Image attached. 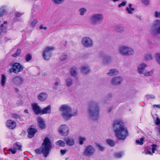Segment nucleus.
Masks as SVG:
<instances>
[{
    "label": "nucleus",
    "mask_w": 160,
    "mask_h": 160,
    "mask_svg": "<svg viewBox=\"0 0 160 160\" xmlns=\"http://www.w3.org/2000/svg\"><path fill=\"white\" fill-rule=\"evenodd\" d=\"M56 144L61 147H64L65 145V142L62 140H59L56 142Z\"/></svg>",
    "instance_id": "35"
},
{
    "label": "nucleus",
    "mask_w": 160,
    "mask_h": 160,
    "mask_svg": "<svg viewBox=\"0 0 160 160\" xmlns=\"http://www.w3.org/2000/svg\"><path fill=\"white\" fill-rule=\"evenodd\" d=\"M21 53V50L19 49H18L16 52L12 55V56L13 57H16L19 55Z\"/></svg>",
    "instance_id": "40"
},
{
    "label": "nucleus",
    "mask_w": 160,
    "mask_h": 160,
    "mask_svg": "<svg viewBox=\"0 0 160 160\" xmlns=\"http://www.w3.org/2000/svg\"><path fill=\"white\" fill-rule=\"evenodd\" d=\"M160 21L157 20H156L153 25L154 27L155 28L153 30V32L156 34H160Z\"/></svg>",
    "instance_id": "15"
},
{
    "label": "nucleus",
    "mask_w": 160,
    "mask_h": 160,
    "mask_svg": "<svg viewBox=\"0 0 160 160\" xmlns=\"http://www.w3.org/2000/svg\"><path fill=\"white\" fill-rule=\"evenodd\" d=\"M50 111V106L49 105L45 108L41 110V114H47Z\"/></svg>",
    "instance_id": "30"
},
{
    "label": "nucleus",
    "mask_w": 160,
    "mask_h": 160,
    "mask_svg": "<svg viewBox=\"0 0 160 160\" xmlns=\"http://www.w3.org/2000/svg\"><path fill=\"white\" fill-rule=\"evenodd\" d=\"M107 143L111 147L114 146L115 145V143L114 141L111 139H108L107 141Z\"/></svg>",
    "instance_id": "38"
},
{
    "label": "nucleus",
    "mask_w": 160,
    "mask_h": 160,
    "mask_svg": "<svg viewBox=\"0 0 160 160\" xmlns=\"http://www.w3.org/2000/svg\"><path fill=\"white\" fill-rule=\"evenodd\" d=\"M58 131L61 135L65 136H68L69 133V129L66 125L60 126L58 129Z\"/></svg>",
    "instance_id": "9"
},
{
    "label": "nucleus",
    "mask_w": 160,
    "mask_h": 160,
    "mask_svg": "<svg viewBox=\"0 0 160 160\" xmlns=\"http://www.w3.org/2000/svg\"><path fill=\"white\" fill-rule=\"evenodd\" d=\"M42 57L44 59L48 60L50 58V48L48 47L44 49L42 53Z\"/></svg>",
    "instance_id": "14"
},
{
    "label": "nucleus",
    "mask_w": 160,
    "mask_h": 160,
    "mask_svg": "<svg viewBox=\"0 0 160 160\" xmlns=\"http://www.w3.org/2000/svg\"><path fill=\"white\" fill-rule=\"evenodd\" d=\"M155 57L157 62L160 65V53H156Z\"/></svg>",
    "instance_id": "39"
},
{
    "label": "nucleus",
    "mask_w": 160,
    "mask_h": 160,
    "mask_svg": "<svg viewBox=\"0 0 160 160\" xmlns=\"http://www.w3.org/2000/svg\"><path fill=\"white\" fill-rule=\"evenodd\" d=\"M123 153L122 152L116 153L115 154V156L117 158H120L122 157Z\"/></svg>",
    "instance_id": "46"
},
{
    "label": "nucleus",
    "mask_w": 160,
    "mask_h": 160,
    "mask_svg": "<svg viewBox=\"0 0 160 160\" xmlns=\"http://www.w3.org/2000/svg\"><path fill=\"white\" fill-rule=\"evenodd\" d=\"M13 117L16 118H19V116L18 115L16 114H14L13 115Z\"/></svg>",
    "instance_id": "58"
},
{
    "label": "nucleus",
    "mask_w": 160,
    "mask_h": 160,
    "mask_svg": "<svg viewBox=\"0 0 160 160\" xmlns=\"http://www.w3.org/2000/svg\"><path fill=\"white\" fill-rule=\"evenodd\" d=\"M81 72L84 74H87L90 72V69L89 66H88L84 65L81 67Z\"/></svg>",
    "instance_id": "24"
},
{
    "label": "nucleus",
    "mask_w": 160,
    "mask_h": 160,
    "mask_svg": "<svg viewBox=\"0 0 160 160\" xmlns=\"http://www.w3.org/2000/svg\"><path fill=\"white\" fill-rule=\"evenodd\" d=\"M32 58V56L31 54H27L25 57V60L28 62L29 60H31Z\"/></svg>",
    "instance_id": "43"
},
{
    "label": "nucleus",
    "mask_w": 160,
    "mask_h": 160,
    "mask_svg": "<svg viewBox=\"0 0 160 160\" xmlns=\"http://www.w3.org/2000/svg\"><path fill=\"white\" fill-rule=\"evenodd\" d=\"M70 74L71 76L74 78L76 77L78 74V70L77 67H72L70 70Z\"/></svg>",
    "instance_id": "21"
},
{
    "label": "nucleus",
    "mask_w": 160,
    "mask_h": 160,
    "mask_svg": "<svg viewBox=\"0 0 160 160\" xmlns=\"http://www.w3.org/2000/svg\"><path fill=\"white\" fill-rule=\"evenodd\" d=\"M65 84L68 87H70L73 84V80L71 77H69L65 78Z\"/></svg>",
    "instance_id": "26"
},
{
    "label": "nucleus",
    "mask_w": 160,
    "mask_h": 160,
    "mask_svg": "<svg viewBox=\"0 0 160 160\" xmlns=\"http://www.w3.org/2000/svg\"><path fill=\"white\" fill-rule=\"evenodd\" d=\"M38 120L39 127L41 129H45L47 126L44 120L41 118H38Z\"/></svg>",
    "instance_id": "22"
},
{
    "label": "nucleus",
    "mask_w": 160,
    "mask_h": 160,
    "mask_svg": "<svg viewBox=\"0 0 160 160\" xmlns=\"http://www.w3.org/2000/svg\"><path fill=\"white\" fill-rule=\"evenodd\" d=\"M95 152L94 148L92 145L87 146L85 148L83 153V155L86 157H90L93 155Z\"/></svg>",
    "instance_id": "8"
},
{
    "label": "nucleus",
    "mask_w": 160,
    "mask_h": 160,
    "mask_svg": "<svg viewBox=\"0 0 160 160\" xmlns=\"http://www.w3.org/2000/svg\"><path fill=\"white\" fill-rule=\"evenodd\" d=\"M22 15V14L21 13L19 12H17L15 14V15L17 17H21Z\"/></svg>",
    "instance_id": "56"
},
{
    "label": "nucleus",
    "mask_w": 160,
    "mask_h": 160,
    "mask_svg": "<svg viewBox=\"0 0 160 160\" xmlns=\"http://www.w3.org/2000/svg\"><path fill=\"white\" fill-rule=\"evenodd\" d=\"M38 22V21L36 19H33L31 20L30 22V26L32 28L34 27Z\"/></svg>",
    "instance_id": "34"
},
{
    "label": "nucleus",
    "mask_w": 160,
    "mask_h": 160,
    "mask_svg": "<svg viewBox=\"0 0 160 160\" xmlns=\"http://www.w3.org/2000/svg\"><path fill=\"white\" fill-rule=\"evenodd\" d=\"M118 51L121 55L124 56H131L135 53L134 50L132 48L125 45L120 46Z\"/></svg>",
    "instance_id": "6"
},
{
    "label": "nucleus",
    "mask_w": 160,
    "mask_h": 160,
    "mask_svg": "<svg viewBox=\"0 0 160 160\" xmlns=\"http://www.w3.org/2000/svg\"><path fill=\"white\" fill-rule=\"evenodd\" d=\"M113 128L115 136L119 140H124L128 136L127 128L122 120H117L114 121Z\"/></svg>",
    "instance_id": "1"
},
{
    "label": "nucleus",
    "mask_w": 160,
    "mask_h": 160,
    "mask_svg": "<svg viewBox=\"0 0 160 160\" xmlns=\"http://www.w3.org/2000/svg\"><path fill=\"white\" fill-rule=\"evenodd\" d=\"M79 15L81 16H83L87 12V9L84 8H81L78 10Z\"/></svg>",
    "instance_id": "29"
},
{
    "label": "nucleus",
    "mask_w": 160,
    "mask_h": 160,
    "mask_svg": "<svg viewBox=\"0 0 160 160\" xmlns=\"http://www.w3.org/2000/svg\"><path fill=\"white\" fill-rule=\"evenodd\" d=\"M6 126L10 129H12L16 127V123L15 122L12 120H8L7 122Z\"/></svg>",
    "instance_id": "19"
},
{
    "label": "nucleus",
    "mask_w": 160,
    "mask_h": 160,
    "mask_svg": "<svg viewBox=\"0 0 160 160\" xmlns=\"http://www.w3.org/2000/svg\"><path fill=\"white\" fill-rule=\"evenodd\" d=\"M5 12L4 7H2L0 9V17H2Z\"/></svg>",
    "instance_id": "44"
},
{
    "label": "nucleus",
    "mask_w": 160,
    "mask_h": 160,
    "mask_svg": "<svg viewBox=\"0 0 160 160\" xmlns=\"http://www.w3.org/2000/svg\"><path fill=\"white\" fill-rule=\"evenodd\" d=\"M123 81L122 77L116 76L112 77L110 81V84L113 86H118L120 85Z\"/></svg>",
    "instance_id": "10"
},
{
    "label": "nucleus",
    "mask_w": 160,
    "mask_h": 160,
    "mask_svg": "<svg viewBox=\"0 0 160 160\" xmlns=\"http://www.w3.org/2000/svg\"><path fill=\"white\" fill-rule=\"evenodd\" d=\"M132 4H129L128 7H127L126 8V10L128 12V13L129 14H132V12L134 10V8H132Z\"/></svg>",
    "instance_id": "32"
},
{
    "label": "nucleus",
    "mask_w": 160,
    "mask_h": 160,
    "mask_svg": "<svg viewBox=\"0 0 160 160\" xmlns=\"http://www.w3.org/2000/svg\"><path fill=\"white\" fill-rule=\"evenodd\" d=\"M144 140V139L143 138H141L140 139V140H137L136 141V142L137 144H139L142 145L143 144V142Z\"/></svg>",
    "instance_id": "47"
},
{
    "label": "nucleus",
    "mask_w": 160,
    "mask_h": 160,
    "mask_svg": "<svg viewBox=\"0 0 160 160\" xmlns=\"http://www.w3.org/2000/svg\"><path fill=\"white\" fill-rule=\"evenodd\" d=\"M22 146L18 143H15L13 145L12 148H11L9 149V151L11 152L12 154H15L17 150H20Z\"/></svg>",
    "instance_id": "18"
},
{
    "label": "nucleus",
    "mask_w": 160,
    "mask_h": 160,
    "mask_svg": "<svg viewBox=\"0 0 160 160\" xmlns=\"http://www.w3.org/2000/svg\"><path fill=\"white\" fill-rule=\"evenodd\" d=\"M152 152L153 153H154L155 151L157 149L156 147H157V145L156 144H153L152 145Z\"/></svg>",
    "instance_id": "49"
},
{
    "label": "nucleus",
    "mask_w": 160,
    "mask_h": 160,
    "mask_svg": "<svg viewBox=\"0 0 160 160\" xmlns=\"http://www.w3.org/2000/svg\"><path fill=\"white\" fill-rule=\"evenodd\" d=\"M17 104L19 105H22L23 104V102L22 101L20 100V101H18Z\"/></svg>",
    "instance_id": "61"
},
{
    "label": "nucleus",
    "mask_w": 160,
    "mask_h": 160,
    "mask_svg": "<svg viewBox=\"0 0 160 160\" xmlns=\"http://www.w3.org/2000/svg\"><path fill=\"white\" fill-rule=\"evenodd\" d=\"M119 73L118 71L116 69H111L107 73V74L109 76H116Z\"/></svg>",
    "instance_id": "27"
},
{
    "label": "nucleus",
    "mask_w": 160,
    "mask_h": 160,
    "mask_svg": "<svg viewBox=\"0 0 160 160\" xmlns=\"http://www.w3.org/2000/svg\"><path fill=\"white\" fill-rule=\"evenodd\" d=\"M86 139V138L85 137L80 136L79 138V143L81 145H82Z\"/></svg>",
    "instance_id": "37"
},
{
    "label": "nucleus",
    "mask_w": 160,
    "mask_h": 160,
    "mask_svg": "<svg viewBox=\"0 0 160 160\" xmlns=\"http://www.w3.org/2000/svg\"><path fill=\"white\" fill-rule=\"evenodd\" d=\"M64 140L66 144L69 146H72L75 144L74 139L72 137H66L64 138Z\"/></svg>",
    "instance_id": "17"
},
{
    "label": "nucleus",
    "mask_w": 160,
    "mask_h": 160,
    "mask_svg": "<svg viewBox=\"0 0 160 160\" xmlns=\"http://www.w3.org/2000/svg\"><path fill=\"white\" fill-rule=\"evenodd\" d=\"M87 113L92 119L97 120L99 118L100 108L98 103L94 101H90L88 105Z\"/></svg>",
    "instance_id": "3"
},
{
    "label": "nucleus",
    "mask_w": 160,
    "mask_h": 160,
    "mask_svg": "<svg viewBox=\"0 0 160 160\" xmlns=\"http://www.w3.org/2000/svg\"><path fill=\"white\" fill-rule=\"evenodd\" d=\"M61 117L64 119L68 120L72 117L77 116L78 110L72 109V107L67 104L61 105L59 108Z\"/></svg>",
    "instance_id": "2"
},
{
    "label": "nucleus",
    "mask_w": 160,
    "mask_h": 160,
    "mask_svg": "<svg viewBox=\"0 0 160 160\" xmlns=\"http://www.w3.org/2000/svg\"><path fill=\"white\" fill-rule=\"evenodd\" d=\"M68 58L67 54H62L60 55L59 58L60 61H63L66 60Z\"/></svg>",
    "instance_id": "36"
},
{
    "label": "nucleus",
    "mask_w": 160,
    "mask_h": 160,
    "mask_svg": "<svg viewBox=\"0 0 160 160\" xmlns=\"http://www.w3.org/2000/svg\"><path fill=\"white\" fill-rule=\"evenodd\" d=\"M28 137L32 138L34 136L35 134L37 132V130L32 127L30 128L28 130Z\"/></svg>",
    "instance_id": "23"
},
{
    "label": "nucleus",
    "mask_w": 160,
    "mask_h": 160,
    "mask_svg": "<svg viewBox=\"0 0 160 160\" xmlns=\"http://www.w3.org/2000/svg\"><path fill=\"white\" fill-rule=\"evenodd\" d=\"M66 151L64 150H61L60 152L61 154L62 155L64 154L66 152Z\"/></svg>",
    "instance_id": "57"
},
{
    "label": "nucleus",
    "mask_w": 160,
    "mask_h": 160,
    "mask_svg": "<svg viewBox=\"0 0 160 160\" xmlns=\"http://www.w3.org/2000/svg\"><path fill=\"white\" fill-rule=\"evenodd\" d=\"M23 69L22 65L19 63H14L12 66V68L9 70L10 72H13L16 74H18L22 71Z\"/></svg>",
    "instance_id": "12"
},
{
    "label": "nucleus",
    "mask_w": 160,
    "mask_h": 160,
    "mask_svg": "<svg viewBox=\"0 0 160 160\" xmlns=\"http://www.w3.org/2000/svg\"><path fill=\"white\" fill-rule=\"evenodd\" d=\"M155 16L156 18L159 17L160 18V11L159 12H158V11H156L155 13Z\"/></svg>",
    "instance_id": "54"
},
{
    "label": "nucleus",
    "mask_w": 160,
    "mask_h": 160,
    "mask_svg": "<svg viewBox=\"0 0 160 160\" xmlns=\"http://www.w3.org/2000/svg\"><path fill=\"white\" fill-rule=\"evenodd\" d=\"M55 49V48L54 47H53V46L51 47V51H52V50H54Z\"/></svg>",
    "instance_id": "62"
},
{
    "label": "nucleus",
    "mask_w": 160,
    "mask_h": 160,
    "mask_svg": "<svg viewBox=\"0 0 160 160\" xmlns=\"http://www.w3.org/2000/svg\"><path fill=\"white\" fill-rule=\"evenodd\" d=\"M99 57L102 59L103 63L105 65H108L113 62L112 57L106 54L103 52H100L98 54Z\"/></svg>",
    "instance_id": "7"
},
{
    "label": "nucleus",
    "mask_w": 160,
    "mask_h": 160,
    "mask_svg": "<svg viewBox=\"0 0 160 160\" xmlns=\"http://www.w3.org/2000/svg\"><path fill=\"white\" fill-rule=\"evenodd\" d=\"M33 109L36 114H41V110L37 103H34L32 105Z\"/></svg>",
    "instance_id": "25"
},
{
    "label": "nucleus",
    "mask_w": 160,
    "mask_h": 160,
    "mask_svg": "<svg viewBox=\"0 0 160 160\" xmlns=\"http://www.w3.org/2000/svg\"><path fill=\"white\" fill-rule=\"evenodd\" d=\"M7 81V77L5 75L2 74L1 78V83L2 86L5 85Z\"/></svg>",
    "instance_id": "28"
},
{
    "label": "nucleus",
    "mask_w": 160,
    "mask_h": 160,
    "mask_svg": "<svg viewBox=\"0 0 160 160\" xmlns=\"http://www.w3.org/2000/svg\"><path fill=\"white\" fill-rule=\"evenodd\" d=\"M108 96L110 98H112V93H109L108 94Z\"/></svg>",
    "instance_id": "64"
},
{
    "label": "nucleus",
    "mask_w": 160,
    "mask_h": 160,
    "mask_svg": "<svg viewBox=\"0 0 160 160\" xmlns=\"http://www.w3.org/2000/svg\"><path fill=\"white\" fill-rule=\"evenodd\" d=\"M127 3V1H123L121 3L119 4L118 5V6L119 8H120L122 6H124L126 5V4Z\"/></svg>",
    "instance_id": "51"
},
{
    "label": "nucleus",
    "mask_w": 160,
    "mask_h": 160,
    "mask_svg": "<svg viewBox=\"0 0 160 160\" xmlns=\"http://www.w3.org/2000/svg\"><path fill=\"white\" fill-rule=\"evenodd\" d=\"M154 71L153 70H152L150 71H145L143 74L145 76L148 77L152 75L154 73Z\"/></svg>",
    "instance_id": "33"
},
{
    "label": "nucleus",
    "mask_w": 160,
    "mask_h": 160,
    "mask_svg": "<svg viewBox=\"0 0 160 160\" xmlns=\"http://www.w3.org/2000/svg\"><path fill=\"white\" fill-rule=\"evenodd\" d=\"M82 43L85 48H89L93 46L92 40L89 37H84L82 40Z\"/></svg>",
    "instance_id": "11"
},
{
    "label": "nucleus",
    "mask_w": 160,
    "mask_h": 160,
    "mask_svg": "<svg viewBox=\"0 0 160 160\" xmlns=\"http://www.w3.org/2000/svg\"><path fill=\"white\" fill-rule=\"evenodd\" d=\"M97 146L98 148L101 151H103L105 149L104 147L100 143H98L97 144Z\"/></svg>",
    "instance_id": "42"
},
{
    "label": "nucleus",
    "mask_w": 160,
    "mask_h": 160,
    "mask_svg": "<svg viewBox=\"0 0 160 160\" xmlns=\"http://www.w3.org/2000/svg\"><path fill=\"white\" fill-rule=\"evenodd\" d=\"M50 150V141L49 139L46 138L44 140L42 146L36 149L35 152L38 154H42L44 156L47 157L49 154Z\"/></svg>",
    "instance_id": "4"
},
{
    "label": "nucleus",
    "mask_w": 160,
    "mask_h": 160,
    "mask_svg": "<svg viewBox=\"0 0 160 160\" xmlns=\"http://www.w3.org/2000/svg\"><path fill=\"white\" fill-rule=\"evenodd\" d=\"M48 97V94L45 92L40 93L38 96V99L41 102H44L46 100Z\"/></svg>",
    "instance_id": "20"
},
{
    "label": "nucleus",
    "mask_w": 160,
    "mask_h": 160,
    "mask_svg": "<svg viewBox=\"0 0 160 160\" xmlns=\"http://www.w3.org/2000/svg\"><path fill=\"white\" fill-rule=\"evenodd\" d=\"M0 27H1V29L2 30H4V29H5V28H6V26H4L3 24H2L1 25Z\"/></svg>",
    "instance_id": "59"
},
{
    "label": "nucleus",
    "mask_w": 160,
    "mask_h": 160,
    "mask_svg": "<svg viewBox=\"0 0 160 160\" xmlns=\"http://www.w3.org/2000/svg\"><path fill=\"white\" fill-rule=\"evenodd\" d=\"M155 123L157 125H159V127L158 128V130L159 133L160 134V119L158 118H157L156 121Z\"/></svg>",
    "instance_id": "45"
},
{
    "label": "nucleus",
    "mask_w": 160,
    "mask_h": 160,
    "mask_svg": "<svg viewBox=\"0 0 160 160\" xmlns=\"http://www.w3.org/2000/svg\"><path fill=\"white\" fill-rule=\"evenodd\" d=\"M148 66L145 63L140 64L138 67V72L140 74H143L145 72V70Z\"/></svg>",
    "instance_id": "16"
},
{
    "label": "nucleus",
    "mask_w": 160,
    "mask_h": 160,
    "mask_svg": "<svg viewBox=\"0 0 160 160\" xmlns=\"http://www.w3.org/2000/svg\"><path fill=\"white\" fill-rule=\"evenodd\" d=\"M146 154H151V155L152 154L151 153V152L150 151H147V152Z\"/></svg>",
    "instance_id": "63"
},
{
    "label": "nucleus",
    "mask_w": 160,
    "mask_h": 160,
    "mask_svg": "<svg viewBox=\"0 0 160 160\" xmlns=\"http://www.w3.org/2000/svg\"><path fill=\"white\" fill-rule=\"evenodd\" d=\"M24 80L22 77L17 76L13 77L12 79V82L15 84L17 86L22 85L24 82Z\"/></svg>",
    "instance_id": "13"
},
{
    "label": "nucleus",
    "mask_w": 160,
    "mask_h": 160,
    "mask_svg": "<svg viewBox=\"0 0 160 160\" xmlns=\"http://www.w3.org/2000/svg\"><path fill=\"white\" fill-rule=\"evenodd\" d=\"M124 30V28L122 26L119 25L117 26L115 29V30L116 32L120 33L122 32Z\"/></svg>",
    "instance_id": "31"
},
{
    "label": "nucleus",
    "mask_w": 160,
    "mask_h": 160,
    "mask_svg": "<svg viewBox=\"0 0 160 160\" xmlns=\"http://www.w3.org/2000/svg\"><path fill=\"white\" fill-rule=\"evenodd\" d=\"M47 27L44 26L43 25H41L39 27V29H44V30H46L47 29Z\"/></svg>",
    "instance_id": "55"
},
{
    "label": "nucleus",
    "mask_w": 160,
    "mask_h": 160,
    "mask_svg": "<svg viewBox=\"0 0 160 160\" xmlns=\"http://www.w3.org/2000/svg\"><path fill=\"white\" fill-rule=\"evenodd\" d=\"M142 2L145 5H147L149 4V1L148 0H141Z\"/></svg>",
    "instance_id": "53"
},
{
    "label": "nucleus",
    "mask_w": 160,
    "mask_h": 160,
    "mask_svg": "<svg viewBox=\"0 0 160 160\" xmlns=\"http://www.w3.org/2000/svg\"><path fill=\"white\" fill-rule=\"evenodd\" d=\"M146 97L148 99H150V98L154 99L155 98V97L154 95L152 94H149L147 95L146 96Z\"/></svg>",
    "instance_id": "50"
},
{
    "label": "nucleus",
    "mask_w": 160,
    "mask_h": 160,
    "mask_svg": "<svg viewBox=\"0 0 160 160\" xmlns=\"http://www.w3.org/2000/svg\"><path fill=\"white\" fill-rule=\"evenodd\" d=\"M153 107L155 108L156 107L157 108H158L160 109V104L159 105H153Z\"/></svg>",
    "instance_id": "60"
},
{
    "label": "nucleus",
    "mask_w": 160,
    "mask_h": 160,
    "mask_svg": "<svg viewBox=\"0 0 160 160\" xmlns=\"http://www.w3.org/2000/svg\"><path fill=\"white\" fill-rule=\"evenodd\" d=\"M53 1L54 3L58 4L62 3L64 1V0H53Z\"/></svg>",
    "instance_id": "48"
},
{
    "label": "nucleus",
    "mask_w": 160,
    "mask_h": 160,
    "mask_svg": "<svg viewBox=\"0 0 160 160\" xmlns=\"http://www.w3.org/2000/svg\"><path fill=\"white\" fill-rule=\"evenodd\" d=\"M145 58L147 60H150L152 59V57L151 54H147L146 55Z\"/></svg>",
    "instance_id": "41"
},
{
    "label": "nucleus",
    "mask_w": 160,
    "mask_h": 160,
    "mask_svg": "<svg viewBox=\"0 0 160 160\" xmlns=\"http://www.w3.org/2000/svg\"><path fill=\"white\" fill-rule=\"evenodd\" d=\"M59 82H56L54 84V85L55 86V87H53L54 89H56L58 88V86L59 85Z\"/></svg>",
    "instance_id": "52"
},
{
    "label": "nucleus",
    "mask_w": 160,
    "mask_h": 160,
    "mask_svg": "<svg viewBox=\"0 0 160 160\" xmlns=\"http://www.w3.org/2000/svg\"><path fill=\"white\" fill-rule=\"evenodd\" d=\"M104 18V16L102 13H94L89 16L88 20L91 25L96 26L101 24L103 22Z\"/></svg>",
    "instance_id": "5"
}]
</instances>
